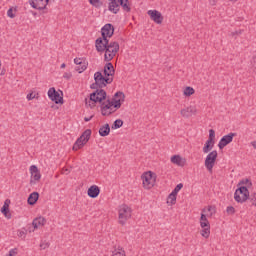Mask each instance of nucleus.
<instances>
[{
	"label": "nucleus",
	"instance_id": "obj_1",
	"mask_svg": "<svg viewBox=\"0 0 256 256\" xmlns=\"http://www.w3.org/2000/svg\"><path fill=\"white\" fill-rule=\"evenodd\" d=\"M121 7L126 13L131 12V4H129V0H109L108 11L114 13V15H117Z\"/></svg>",
	"mask_w": 256,
	"mask_h": 256
},
{
	"label": "nucleus",
	"instance_id": "obj_2",
	"mask_svg": "<svg viewBox=\"0 0 256 256\" xmlns=\"http://www.w3.org/2000/svg\"><path fill=\"white\" fill-rule=\"evenodd\" d=\"M246 186H242L236 189L234 193V199L237 203H245L247 199H249V189L247 187H251V181L249 179L245 180Z\"/></svg>",
	"mask_w": 256,
	"mask_h": 256
},
{
	"label": "nucleus",
	"instance_id": "obj_3",
	"mask_svg": "<svg viewBox=\"0 0 256 256\" xmlns=\"http://www.w3.org/2000/svg\"><path fill=\"white\" fill-rule=\"evenodd\" d=\"M104 54V61H113L115 55L119 53V43L118 42H108Z\"/></svg>",
	"mask_w": 256,
	"mask_h": 256
},
{
	"label": "nucleus",
	"instance_id": "obj_4",
	"mask_svg": "<svg viewBox=\"0 0 256 256\" xmlns=\"http://www.w3.org/2000/svg\"><path fill=\"white\" fill-rule=\"evenodd\" d=\"M89 139H91V129L85 130L82 135L76 140V142L73 145V151H79V149H83L85 145L89 142Z\"/></svg>",
	"mask_w": 256,
	"mask_h": 256
},
{
	"label": "nucleus",
	"instance_id": "obj_5",
	"mask_svg": "<svg viewBox=\"0 0 256 256\" xmlns=\"http://www.w3.org/2000/svg\"><path fill=\"white\" fill-rule=\"evenodd\" d=\"M144 189H153L157 176L151 171L144 172L141 176Z\"/></svg>",
	"mask_w": 256,
	"mask_h": 256
},
{
	"label": "nucleus",
	"instance_id": "obj_6",
	"mask_svg": "<svg viewBox=\"0 0 256 256\" xmlns=\"http://www.w3.org/2000/svg\"><path fill=\"white\" fill-rule=\"evenodd\" d=\"M131 213H132L131 207L127 206V204H122L119 207V216H118L119 224L125 225V223H127V220L131 219Z\"/></svg>",
	"mask_w": 256,
	"mask_h": 256
},
{
	"label": "nucleus",
	"instance_id": "obj_7",
	"mask_svg": "<svg viewBox=\"0 0 256 256\" xmlns=\"http://www.w3.org/2000/svg\"><path fill=\"white\" fill-rule=\"evenodd\" d=\"M94 81H95V84L93 85H96L100 89H103V87H107V85L113 83V78L103 76L101 72H96L94 74Z\"/></svg>",
	"mask_w": 256,
	"mask_h": 256
},
{
	"label": "nucleus",
	"instance_id": "obj_8",
	"mask_svg": "<svg viewBox=\"0 0 256 256\" xmlns=\"http://www.w3.org/2000/svg\"><path fill=\"white\" fill-rule=\"evenodd\" d=\"M217 155V150H213L205 158L204 165L209 173H213V168L215 167V162L217 161Z\"/></svg>",
	"mask_w": 256,
	"mask_h": 256
},
{
	"label": "nucleus",
	"instance_id": "obj_9",
	"mask_svg": "<svg viewBox=\"0 0 256 256\" xmlns=\"http://www.w3.org/2000/svg\"><path fill=\"white\" fill-rule=\"evenodd\" d=\"M118 108L115 107V104L111 100H106L101 104V114L104 117H109L112 113H115Z\"/></svg>",
	"mask_w": 256,
	"mask_h": 256
},
{
	"label": "nucleus",
	"instance_id": "obj_10",
	"mask_svg": "<svg viewBox=\"0 0 256 256\" xmlns=\"http://www.w3.org/2000/svg\"><path fill=\"white\" fill-rule=\"evenodd\" d=\"M107 99V92L103 89H97L94 93L90 94V101L94 103H101Z\"/></svg>",
	"mask_w": 256,
	"mask_h": 256
},
{
	"label": "nucleus",
	"instance_id": "obj_11",
	"mask_svg": "<svg viewBox=\"0 0 256 256\" xmlns=\"http://www.w3.org/2000/svg\"><path fill=\"white\" fill-rule=\"evenodd\" d=\"M114 107L121 109V105L125 102V94L123 92H116L112 100H110Z\"/></svg>",
	"mask_w": 256,
	"mask_h": 256
},
{
	"label": "nucleus",
	"instance_id": "obj_12",
	"mask_svg": "<svg viewBox=\"0 0 256 256\" xmlns=\"http://www.w3.org/2000/svg\"><path fill=\"white\" fill-rule=\"evenodd\" d=\"M48 97L50 100H52L56 105H59V103H63V97L55 90V87H52L48 90Z\"/></svg>",
	"mask_w": 256,
	"mask_h": 256
},
{
	"label": "nucleus",
	"instance_id": "obj_13",
	"mask_svg": "<svg viewBox=\"0 0 256 256\" xmlns=\"http://www.w3.org/2000/svg\"><path fill=\"white\" fill-rule=\"evenodd\" d=\"M30 6L33 9H37L38 11H43V9H46L49 0H29Z\"/></svg>",
	"mask_w": 256,
	"mask_h": 256
},
{
	"label": "nucleus",
	"instance_id": "obj_14",
	"mask_svg": "<svg viewBox=\"0 0 256 256\" xmlns=\"http://www.w3.org/2000/svg\"><path fill=\"white\" fill-rule=\"evenodd\" d=\"M147 14L157 25H161V23H163V15L158 10H148Z\"/></svg>",
	"mask_w": 256,
	"mask_h": 256
},
{
	"label": "nucleus",
	"instance_id": "obj_15",
	"mask_svg": "<svg viewBox=\"0 0 256 256\" xmlns=\"http://www.w3.org/2000/svg\"><path fill=\"white\" fill-rule=\"evenodd\" d=\"M101 33L103 39H110V37H113V34L115 33V28L112 24H105L101 29Z\"/></svg>",
	"mask_w": 256,
	"mask_h": 256
},
{
	"label": "nucleus",
	"instance_id": "obj_16",
	"mask_svg": "<svg viewBox=\"0 0 256 256\" xmlns=\"http://www.w3.org/2000/svg\"><path fill=\"white\" fill-rule=\"evenodd\" d=\"M235 135V133H229L228 135L223 136L218 143L219 149H225L229 143H232Z\"/></svg>",
	"mask_w": 256,
	"mask_h": 256
},
{
	"label": "nucleus",
	"instance_id": "obj_17",
	"mask_svg": "<svg viewBox=\"0 0 256 256\" xmlns=\"http://www.w3.org/2000/svg\"><path fill=\"white\" fill-rule=\"evenodd\" d=\"M30 175H31V180L30 183H37V181H40L41 179V172L39 171V168L37 166L32 165L30 166Z\"/></svg>",
	"mask_w": 256,
	"mask_h": 256
},
{
	"label": "nucleus",
	"instance_id": "obj_18",
	"mask_svg": "<svg viewBox=\"0 0 256 256\" xmlns=\"http://www.w3.org/2000/svg\"><path fill=\"white\" fill-rule=\"evenodd\" d=\"M96 50L98 53H103L107 49V45H109L108 39L98 38L96 39Z\"/></svg>",
	"mask_w": 256,
	"mask_h": 256
},
{
	"label": "nucleus",
	"instance_id": "obj_19",
	"mask_svg": "<svg viewBox=\"0 0 256 256\" xmlns=\"http://www.w3.org/2000/svg\"><path fill=\"white\" fill-rule=\"evenodd\" d=\"M196 113H197V108H195V106H189L180 111V115H182V117H186V118H189V117L195 115Z\"/></svg>",
	"mask_w": 256,
	"mask_h": 256
},
{
	"label": "nucleus",
	"instance_id": "obj_20",
	"mask_svg": "<svg viewBox=\"0 0 256 256\" xmlns=\"http://www.w3.org/2000/svg\"><path fill=\"white\" fill-rule=\"evenodd\" d=\"M87 193L88 197H91V199H97V197H99V194L101 193V189L97 185H92L89 187Z\"/></svg>",
	"mask_w": 256,
	"mask_h": 256
},
{
	"label": "nucleus",
	"instance_id": "obj_21",
	"mask_svg": "<svg viewBox=\"0 0 256 256\" xmlns=\"http://www.w3.org/2000/svg\"><path fill=\"white\" fill-rule=\"evenodd\" d=\"M104 75L105 77H110V79H113V76L115 75V68H113V64L111 62H108L104 66Z\"/></svg>",
	"mask_w": 256,
	"mask_h": 256
},
{
	"label": "nucleus",
	"instance_id": "obj_22",
	"mask_svg": "<svg viewBox=\"0 0 256 256\" xmlns=\"http://www.w3.org/2000/svg\"><path fill=\"white\" fill-rule=\"evenodd\" d=\"M171 163L178 167H185V159L180 155H174L170 158Z\"/></svg>",
	"mask_w": 256,
	"mask_h": 256
},
{
	"label": "nucleus",
	"instance_id": "obj_23",
	"mask_svg": "<svg viewBox=\"0 0 256 256\" xmlns=\"http://www.w3.org/2000/svg\"><path fill=\"white\" fill-rule=\"evenodd\" d=\"M46 223H47V220H45L43 216H40L33 220L32 225L34 229H39V227H43Z\"/></svg>",
	"mask_w": 256,
	"mask_h": 256
},
{
	"label": "nucleus",
	"instance_id": "obj_24",
	"mask_svg": "<svg viewBox=\"0 0 256 256\" xmlns=\"http://www.w3.org/2000/svg\"><path fill=\"white\" fill-rule=\"evenodd\" d=\"M74 63H75V65H79L76 68V71H78V73H83V71H85V69H87V65L85 63H83V59H81V58H75Z\"/></svg>",
	"mask_w": 256,
	"mask_h": 256
},
{
	"label": "nucleus",
	"instance_id": "obj_25",
	"mask_svg": "<svg viewBox=\"0 0 256 256\" xmlns=\"http://www.w3.org/2000/svg\"><path fill=\"white\" fill-rule=\"evenodd\" d=\"M202 213L206 215V217H212L217 213V210L215 209V206H207L204 209H202Z\"/></svg>",
	"mask_w": 256,
	"mask_h": 256
},
{
	"label": "nucleus",
	"instance_id": "obj_26",
	"mask_svg": "<svg viewBox=\"0 0 256 256\" xmlns=\"http://www.w3.org/2000/svg\"><path fill=\"white\" fill-rule=\"evenodd\" d=\"M109 133H111V127L109 126V124H105L99 129L100 137H107Z\"/></svg>",
	"mask_w": 256,
	"mask_h": 256
},
{
	"label": "nucleus",
	"instance_id": "obj_27",
	"mask_svg": "<svg viewBox=\"0 0 256 256\" xmlns=\"http://www.w3.org/2000/svg\"><path fill=\"white\" fill-rule=\"evenodd\" d=\"M39 201V193L32 192L28 197V205H35Z\"/></svg>",
	"mask_w": 256,
	"mask_h": 256
},
{
	"label": "nucleus",
	"instance_id": "obj_28",
	"mask_svg": "<svg viewBox=\"0 0 256 256\" xmlns=\"http://www.w3.org/2000/svg\"><path fill=\"white\" fill-rule=\"evenodd\" d=\"M207 215L201 213L200 216V227L202 229H205V227H211V224L209 223V220L207 219Z\"/></svg>",
	"mask_w": 256,
	"mask_h": 256
},
{
	"label": "nucleus",
	"instance_id": "obj_29",
	"mask_svg": "<svg viewBox=\"0 0 256 256\" xmlns=\"http://www.w3.org/2000/svg\"><path fill=\"white\" fill-rule=\"evenodd\" d=\"M17 11V6H10L7 11V17H9V19H15L17 17Z\"/></svg>",
	"mask_w": 256,
	"mask_h": 256
},
{
	"label": "nucleus",
	"instance_id": "obj_30",
	"mask_svg": "<svg viewBox=\"0 0 256 256\" xmlns=\"http://www.w3.org/2000/svg\"><path fill=\"white\" fill-rule=\"evenodd\" d=\"M213 147H215V142H212L211 140H207L203 147V153H209V151H211Z\"/></svg>",
	"mask_w": 256,
	"mask_h": 256
},
{
	"label": "nucleus",
	"instance_id": "obj_31",
	"mask_svg": "<svg viewBox=\"0 0 256 256\" xmlns=\"http://www.w3.org/2000/svg\"><path fill=\"white\" fill-rule=\"evenodd\" d=\"M183 93L185 97H191V95H195V89H193L191 86H188L184 89Z\"/></svg>",
	"mask_w": 256,
	"mask_h": 256
},
{
	"label": "nucleus",
	"instance_id": "obj_32",
	"mask_svg": "<svg viewBox=\"0 0 256 256\" xmlns=\"http://www.w3.org/2000/svg\"><path fill=\"white\" fill-rule=\"evenodd\" d=\"M112 256H127L125 254V250H123V248H115L112 251Z\"/></svg>",
	"mask_w": 256,
	"mask_h": 256
},
{
	"label": "nucleus",
	"instance_id": "obj_33",
	"mask_svg": "<svg viewBox=\"0 0 256 256\" xmlns=\"http://www.w3.org/2000/svg\"><path fill=\"white\" fill-rule=\"evenodd\" d=\"M201 235L205 239H209V235H211V227L202 228Z\"/></svg>",
	"mask_w": 256,
	"mask_h": 256
},
{
	"label": "nucleus",
	"instance_id": "obj_34",
	"mask_svg": "<svg viewBox=\"0 0 256 256\" xmlns=\"http://www.w3.org/2000/svg\"><path fill=\"white\" fill-rule=\"evenodd\" d=\"M177 201V194L174 192H171L168 196L167 203H170L171 205H175V202Z\"/></svg>",
	"mask_w": 256,
	"mask_h": 256
},
{
	"label": "nucleus",
	"instance_id": "obj_35",
	"mask_svg": "<svg viewBox=\"0 0 256 256\" xmlns=\"http://www.w3.org/2000/svg\"><path fill=\"white\" fill-rule=\"evenodd\" d=\"M121 127H123V120L121 119L115 120L112 125V129H121Z\"/></svg>",
	"mask_w": 256,
	"mask_h": 256
},
{
	"label": "nucleus",
	"instance_id": "obj_36",
	"mask_svg": "<svg viewBox=\"0 0 256 256\" xmlns=\"http://www.w3.org/2000/svg\"><path fill=\"white\" fill-rule=\"evenodd\" d=\"M208 141H212V143H215V130H213V129L209 130Z\"/></svg>",
	"mask_w": 256,
	"mask_h": 256
},
{
	"label": "nucleus",
	"instance_id": "obj_37",
	"mask_svg": "<svg viewBox=\"0 0 256 256\" xmlns=\"http://www.w3.org/2000/svg\"><path fill=\"white\" fill-rule=\"evenodd\" d=\"M183 189V183L178 184L174 190L172 191V193H174L175 195H177V193H179L181 190Z\"/></svg>",
	"mask_w": 256,
	"mask_h": 256
},
{
	"label": "nucleus",
	"instance_id": "obj_38",
	"mask_svg": "<svg viewBox=\"0 0 256 256\" xmlns=\"http://www.w3.org/2000/svg\"><path fill=\"white\" fill-rule=\"evenodd\" d=\"M226 213H227L228 215H235V207H233V206H228V207L226 208Z\"/></svg>",
	"mask_w": 256,
	"mask_h": 256
},
{
	"label": "nucleus",
	"instance_id": "obj_39",
	"mask_svg": "<svg viewBox=\"0 0 256 256\" xmlns=\"http://www.w3.org/2000/svg\"><path fill=\"white\" fill-rule=\"evenodd\" d=\"M9 209V206H7V204H5L2 208H1V213H3V215H5V217H7L8 219L10 218L9 216H7V210Z\"/></svg>",
	"mask_w": 256,
	"mask_h": 256
},
{
	"label": "nucleus",
	"instance_id": "obj_40",
	"mask_svg": "<svg viewBox=\"0 0 256 256\" xmlns=\"http://www.w3.org/2000/svg\"><path fill=\"white\" fill-rule=\"evenodd\" d=\"M26 99L28 101H33V99H35V93L31 92V93L27 94Z\"/></svg>",
	"mask_w": 256,
	"mask_h": 256
},
{
	"label": "nucleus",
	"instance_id": "obj_41",
	"mask_svg": "<svg viewBox=\"0 0 256 256\" xmlns=\"http://www.w3.org/2000/svg\"><path fill=\"white\" fill-rule=\"evenodd\" d=\"M250 200H251L252 205H254V207H256V192L251 195Z\"/></svg>",
	"mask_w": 256,
	"mask_h": 256
},
{
	"label": "nucleus",
	"instance_id": "obj_42",
	"mask_svg": "<svg viewBox=\"0 0 256 256\" xmlns=\"http://www.w3.org/2000/svg\"><path fill=\"white\" fill-rule=\"evenodd\" d=\"M71 77H72V74L69 73V72H65V73L63 74V78H64V79L69 80Z\"/></svg>",
	"mask_w": 256,
	"mask_h": 256
},
{
	"label": "nucleus",
	"instance_id": "obj_43",
	"mask_svg": "<svg viewBox=\"0 0 256 256\" xmlns=\"http://www.w3.org/2000/svg\"><path fill=\"white\" fill-rule=\"evenodd\" d=\"M41 249H47V247H49L48 243H41L40 244Z\"/></svg>",
	"mask_w": 256,
	"mask_h": 256
},
{
	"label": "nucleus",
	"instance_id": "obj_44",
	"mask_svg": "<svg viewBox=\"0 0 256 256\" xmlns=\"http://www.w3.org/2000/svg\"><path fill=\"white\" fill-rule=\"evenodd\" d=\"M91 119H93V116L85 117V118H84V121H85L86 123H89V121H91Z\"/></svg>",
	"mask_w": 256,
	"mask_h": 256
},
{
	"label": "nucleus",
	"instance_id": "obj_45",
	"mask_svg": "<svg viewBox=\"0 0 256 256\" xmlns=\"http://www.w3.org/2000/svg\"><path fill=\"white\" fill-rule=\"evenodd\" d=\"M91 5H95L96 3H99V0H90Z\"/></svg>",
	"mask_w": 256,
	"mask_h": 256
},
{
	"label": "nucleus",
	"instance_id": "obj_46",
	"mask_svg": "<svg viewBox=\"0 0 256 256\" xmlns=\"http://www.w3.org/2000/svg\"><path fill=\"white\" fill-rule=\"evenodd\" d=\"M232 35H241V31L232 32Z\"/></svg>",
	"mask_w": 256,
	"mask_h": 256
},
{
	"label": "nucleus",
	"instance_id": "obj_47",
	"mask_svg": "<svg viewBox=\"0 0 256 256\" xmlns=\"http://www.w3.org/2000/svg\"><path fill=\"white\" fill-rule=\"evenodd\" d=\"M23 235H25V232H23V231H20L18 234L19 237H23Z\"/></svg>",
	"mask_w": 256,
	"mask_h": 256
},
{
	"label": "nucleus",
	"instance_id": "obj_48",
	"mask_svg": "<svg viewBox=\"0 0 256 256\" xmlns=\"http://www.w3.org/2000/svg\"><path fill=\"white\" fill-rule=\"evenodd\" d=\"M65 67H66L65 63H62L60 66L61 69H65Z\"/></svg>",
	"mask_w": 256,
	"mask_h": 256
},
{
	"label": "nucleus",
	"instance_id": "obj_49",
	"mask_svg": "<svg viewBox=\"0 0 256 256\" xmlns=\"http://www.w3.org/2000/svg\"><path fill=\"white\" fill-rule=\"evenodd\" d=\"M230 1H233L235 3L237 0H230Z\"/></svg>",
	"mask_w": 256,
	"mask_h": 256
},
{
	"label": "nucleus",
	"instance_id": "obj_50",
	"mask_svg": "<svg viewBox=\"0 0 256 256\" xmlns=\"http://www.w3.org/2000/svg\"><path fill=\"white\" fill-rule=\"evenodd\" d=\"M3 74H4V72L1 73V75H3Z\"/></svg>",
	"mask_w": 256,
	"mask_h": 256
},
{
	"label": "nucleus",
	"instance_id": "obj_51",
	"mask_svg": "<svg viewBox=\"0 0 256 256\" xmlns=\"http://www.w3.org/2000/svg\"><path fill=\"white\" fill-rule=\"evenodd\" d=\"M3 74H4V72L1 73V75H3Z\"/></svg>",
	"mask_w": 256,
	"mask_h": 256
}]
</instances>
